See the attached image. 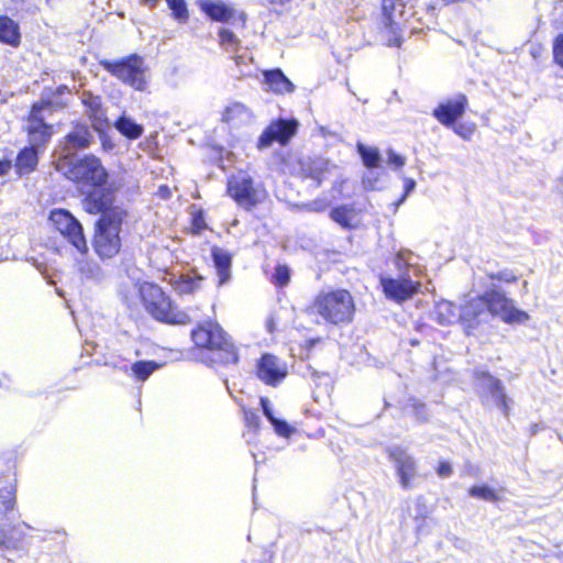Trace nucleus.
Returning <instances> with one entry per match:
<instances>
[{"instance_id": "nucleus-14", "label": "nucleus", "mask_w": 563, "mask_h": 563, "mask_svg": "<svg viewBox=\"0 0 563 563\" xmlns=\"http://www.w3.org/2000/svg\"><path fill=\"white\" fill-rule=\"evenodd\" d=\"M387 457L393 463L398 483L404 490H409L415 486L419 477V466L417 460L410 455L407 450L395 446L387 450Z\"/></svg>"}, {"instance_id": "nucleus-4", "label": "nucleus", "mask_w": 563, "mask_h": 563, "mask_svg": "<svg viewBox=\"0 0 563 563\" xmlns=\"http://www.w3.org/2000/svg\"><path fill=\"white\" fill-rule=\"evenodd\" d=\"M60 164L67 165L65 177L79 188L90 189L108 185L109 173L101 159L93 154L81 157L65 155L60 158Z\"/></svg>"}, {"instance_id": "nucleus-18", "label": "nucleus", "mask_w": 563, "mask_h": 563, "mask_svg": "<svg viewBox=\"0 0 563 563\" xmlns=\"http://www.w3.org/2000/svg\"><path fill=\"white\" fill-rule=\"evenodd\" d=\"M400 0H380L379 23L388 47H400L404 38L400 23L396 20V7Z\"/></svg>"}, {"instance_id": "nucleus-7", "label": "nucleus", "mask_w": 563, "mask_h": 563, "mask_svg": "<svg viewBox=\"0 0 563 563\" xmlns=\"http://www.w3.org/2000/svg\"><path fill=\"white\" fill-rule=\"evenodd\" d=\"M125 218L98 219L95 223L92 247L101 260L117 256L122 246V225Z\"/></svg>"}, {"instance_id": "nucleus-11", "label": "nucleus", "mask_w": 563, "mask_h": 563, "mask_svg": "<svg viewBox=\"0 0 563 563\" xmlns=\"http://www.w3.org/2000/svg\"><path fill=\"white\" fill-rule=\"evenodd\" d=\"M113 189L110 187H93L88 189L81 200L82 208L88 214H99V219L126 218V211L115 203Z\"/></svg>"}, {"instance_id": "nucleus-54", "label": "nucleus", "mask_w": 563, "mask_h": 563, "mask_svg": "<svg viewBox=\"0 0 563 563\" xmlns=\"http://www.w3.org/2000/svg\"><path fill=\"white\" fill-rule=\"evenodd\" d=\"M140 2L150 8H155L158 4L159 0H140Z\"/></svg>"}, {"instance_id": "nucleus-26", "label": "nucleus", "mask_w": 563, "mask_h": 563, "mask_svg": "<svg viewBox=\"0 0 563 563\" xmlns=\"http://www.w3.org/2000/svg\"><path fill=\"white\" fill-rule=\"evenodd\" d=\"M38 146L29 145L21 148L14 161L15 173L19 176H26L33 173L38 164Z\"/></svg>"}, {"instance_id": "nucleus-21", "label": "nucleus", "mask_w": 563, "mask_h": 563, "mask_svg": "<svg viewBox=\"0 0 563 563\" xmlns=\"http://www.w3.org/2000/svg\"><path fill=\"white\" fill-rule=\"evenodd\" d=\"M334 168L335 165L322 156H312L300 161L301 177L311 179L316 186H320L327 180Z\"/></svg>"}, {"instance_id": "nucleus-33", "label": "nucleus", "mask_w": 563, "mask_h": 563, "mask_svg": "<svg viewBox=\"0 0 563 563\" xmlns=\"http://www.w3.org/2000/svg\"><path fill=\"white\" fill-rule=\"evenodd\" d=\"M113 125L118 132L128 140H136L141 137L144 132L142 124L134 122L132 119L125 115H120L114 121Z\"/></svg>"}, {"instance_id": "nucleus-6", "label": "nucleus", "mask_w": 563, "mask_h": 563, "mask_svg": "<svg viewBox=\"0 0 563 563\" xmlns=\"http://www.w3.org/2000/svg\"><path fill=\"white\" fill-rule=\"evenodd\" d=\"M100 67L117 78L123 85L133 88L136 91L147 90L148 82L146 78V66L144 58L136 53H132L119 59H101Z\"/></svg>"}, {"instance_id": "nucleus-37", "label": "nucleus", "mask_w": 563, "mask_h": 563, "mask_svg": "<svg viewBox=\"0 0 563 563\" xmlns=\"http://www.w3.org/2000/svg\"><path fill=\"white\" fill-rule=\"evenodd\" d=\"M467 494L476 499L497 503L500 500L498 493L486 484L474 485L467 489Z\"/></svg>"}, {"instance_id": "nucleus-8", "label": "nucleus", "mask_w": 563, "mask_h": 563, "mask_svg": "<svg viewBox=\"0 0 563 563\" xmlns=\"http://www.w3.org/2000/svg\"><path fill=\"white\" fill-rule=\"evenodd\" d=\"M48 221L53 230L58 232L79 254H88L89 247L84 227L70 211L55 208L51 210Z\"/></svg>"}, {"instance_id": "nucleus-34", "label": "nucleus", "mask_w": 563, "mask_h": 563, "mask_svg": "<svg viewBox=\"0 0 563 563\" xmlns=\"http://www.w3.org/2000/svg\"><path fill=\"white\" fill-rule=\"evenodd\" d=\"M250 113L249 108L242 102H232L221 113V121L225 124H236L244 115Z\"/></svg>"}, {"instance_id": "nucleus-20", "label": "nucleus", "mask_w": 563, "mask_h": 563, "mask_svg": "<svg viewBox=\"0 0 563 563\" xmlns=\"http://www.w3.org/2000/svg\"><path fill=\"white\" fill-rule=\"evenodd\" d=\"M93 142V135L87 123L73 121L70 130L59 140L64 152L85 151Z\"/></svg>"}, {"instance_id": "nucleus-45", "label": "nucleus", "mask_w": 563, "mask_h": 563, "mask_svg": "<svg viewBox=\"0 0 563 563\" xmlns=\"http://www.w3.org/2000/svg\"><path fill=\"white\" fill-rule=\"evenodd\" d=\"M416 505L418 507V514L417 516L415 517V520L417 522H419L420 525H423L426 522V519L428 518L429 516V510H428V507L426 505V499L423 496H418L416 498Z\"/></svg>"}, {"instance_id": "nucleus-13", "label": "nucleus", "mask_w": 563, "mask_h": 563, "mask_svg": "<svg viewBox=\"0 0 563 563\" xmlns=\"http://www.w3.org/2000/svg\"><path fill=\"white\" fill-rule=\"evenodd\" d=\"M227 195L242 209L251 211L261 201V192L251 176H232L227 181Z\"/></svg>"}, {"instance_id": "nucleus-51", "label": "nucleus", "mask_w": 563, "mask_h": 563, "mask_svg": "<svg viewBox=\"0 0 563 563\" xmlns=\"http://www.w3.org/2000/svg\"><path fill=\"white\" fill-rule=\"evenodd\" d=\"M416 186V181L411 178L405 179V196L408 195Z\"/></svg>"}, {"instance_id": "nucleus-2", "label": "nucleus", "mask_w": 563, "mask_h": 563, "mask_svg": "<svg viewBox=\"0 0 563 563\" xmlns=\"http://www.w3.org/2000/svg\"><path fill=\"white\" fill-rule=\"evenodd\" d=\"M306 312L321 318L327 324L346 325L353 322L356 303L345 288H331L319 291L306 308Z\"/></svg>"}, {"instance_id": "nucleus-46", "label": "nucleus", "mask_w": 563, "mask_h": 563, "mask_svg": "<svg viewBox=\"0 0 563 563\" xmlns=\"http://www.w3.org/2000/svg\"><path fill=\"white\" fill-rule=\"evenodd\" d=\"M387 155H388V159H387L388 164L395 169L401 168L406 163L405 157L401 156L400 154L394 152L393 150H388Z\"/></svg>"}, {"instance_id": "nucleus-17", "label": "nucleus", "mask_w": 563, "mask_h": 563, "mask_svg": "<svg viewBox=\"0 0 563 563\" xmlns=\"http://www.w3.org/2000/svg\"><path fill=\"white\" fill-rule=\"evenodd\" d=\"M199 10L211 21L220 23H234L239 21L242 26L246 24V13L236 11L232 5L220 0H197Z\"/></svg>"}, {"instance_id": "nucleus-16", "label": "nucleus", "mask_w": 563, "mask_h": 563, "mask_svg": "<svg viewBox=\"0 0 563 563\" xmlns=\"http://www.w3.org/2000/svg\"><path fill=\"white\" fill-rule=\"evenodd\" d=\"M24 132L29 143L41 148H45L55 134V126L45 120V113L30 106L27 114L24 117Z\"/></svg>"}, {"instance_id": "nucleus-22", "label": "nucleus", "mask_w": 563, "mask_h": 563, "mask_svg": "<svg viewBox=\"0 0 563 563\" xmlns=\"http://www.w3.org/2000/svg\"><path fill=\"white\" fill-rule=\"evenodd\" d=\"M70 93V89L66 85H60L56 88H48L42 95V97L32 102L31 106L38 109L42 112L49 114L64 110L68 107L67 100L64 96Z\"/></svg>"}, {"instance_id": "nucleus-19", "label": "nucleus", "mask_w": 563, "mask_h": 563, "mask_svg": "<svg viewBox=\"0 0 563 563\" xmlns=\"http://www.w3.org/2000/svg\"><path fill=\"white\" fill-rule=\"evenodd\" d=\"M287 366L276 355L264 353L255 365V375L265 385L276 387L287 376Z\"/></svg>"}, {"instance_id": "nucleus-5", "label": "nucleus", "mask_w": 563, "mask_h": 563, "mask_svg": "<svg viewBox=\"0 0 563 563\" xmlns=\"http://www.w3.org/2000/svg\"><path fill=\"white\" fill-rule=\"evenodd\" d=\"M470 106L465 93H457L439 102L432 110V117L443 126L451 129L465 141L472 139L477 130L475 122H460Z\"/></svg>"}, {"instance_id": "nucleus-56", "label": "nucleus", "mask_w": 563, "mask_h": 563, "mask_svg": "<svg viewBox=\"0 0 563 563\" xmlns=\"http://www.w3.org/2000/svg\"><path fill=\"white\" fill-rule=\"evenodd\" d=\"M46 2H49V0H46Z\"/></svg>"}, {"instance_id": "nucleus-38", "label": "nucleus", "mask_w": 563, "mask_h": 563, "mask_svg": "<svg viewBox=\"0 0 563 563\" xmlns=\"http://www.w3.org/2000/svg\"><path fill=\"white\" fill-rule=\"evenodd\" d=\"M170 15L179 23H187L189 20V11L186 0H165Z\"/></svg>"}, {"instance_id": "nucleus-41", "label": "nucleus", "mask_w": 563, "mask_h": 563, "mask_svg": "<svg viewBox=\"0 0 563 563\" xmlns=\"http://www.w3.org/2000/svg\"><path fill=\"white\" fill-rule=\"evenodd\" d=\"M219 36V45L225 51L232 49L234 52L239 51L241 46V41L239 37L229 29L220 27L218 31Z\"/></svg>"}, {"instance_id": "nucleus-52", "label": "nucleus", "mask_w": 563, "mask_h": 563, "mask_svg": "<svg viewBox=\"0 0 563 563\" xmlns=\"http://www.w3.org/2000/svg\"><path fill=\"white\" fill-rule=\"evenodd\" d=\"M158 191L161 197H163L164 199H168L170 197V190L167 185L159 186Z\"/></svg>"}, {"instance_id": "nucleus-30", "label": "nucleus", "mask_w": 563, "mask_h": 563, "mask_svg": "<svg viewBox=\"0 0 563 563\" xmlns=\"http://www.w3.org/2000/svg\"><path fill=\"white\" fill-rule=\"evenodd\" d=\"M203 280L205 277L199 274L195 276L181 274L172 283V286L180 296L194 295L201 289Z\"/></svg>"}, {"instance_id": "nucleus-55", "label": "nucleus", "mask_w": 563, "mask_h": 563, "mask_svg": "<svg viewBox=\"0 0 563 563\" xmlns=\"http://www.w3.org/2000/svg\"><path fill=\"white\" fill-rule=\"evenodd\" d=\"M437 9H438V8H437V4H434V3H430V4H428V5H427V10H428V11H431L432 13H433Z\"/></svg>"}, {"instance_id": "nucleus-25", "label": "nucleus", "mask_w": 563, "mask_h": 563, "mask_svg": "<svg viewBox=\"0 0 563 563\" xmlns=\"http://www.w3.org/2000/svg\"><path fill=\"white\" fill-rule=\"evenodd\" d=\"M361 210L356 209L353 205H339L330 210V219L345 230H353L358 228Z\"/></svg>"}, {"instance_id": "nucleus-43", "label": "nucleus", "mask_w": 563, "mask_h": 563, "mask_svg": "<svg viewBox=\"0 0 563 563\" xmlns=\"http://www.w3.org/2000/svg\"><path fill=\"white\" fill-rule=\"evenodd\" d=\"M553 60L563 69V33L558 34L552 44Z\"/></svg>"}, {"instance_id": "nucleus-36", "label": "nucleus", "mask_w": 563, "mask_h": 563, "mask_svg": "<svg viewBox=\"0 0 563 563\" xmlns=\"http://www.w3.org/2000/svg\"><path fill=\"white\" fill-rule=\"evenodd\" d=\"M406 408L409 409L417 422L426 423L430 420L428 407L422 400L416 397H410Z\"/></svg>"}, {"instance_id": "nucleus-32", "label": "nucleus", "mask_w": 563, "mask_h": 563, "mask_svg": "<svg viewBox=\"0 0 563 563\" xmlns=\"http://www.w3.org/2000/svg\"><path fill=\"white\" fill-rule=\"evenodd\" d=\"M260 404L264 416L272 423L275 432L280 437L289 438L294 433V429L287 423V421L274 416L269 406V400L266 397H261Z\"/></svg>"}, {"instance_id": "nucleus-49", "label": "nucleus", "mask_w": 563, "mask_h": 563, "mask_svg": "<svg viewBox=\"0 0 563 563\" xmlns=\"http://www.w3.org/2000/svg\"><path fill=\"white\" fill-rule=\"evenodd\" d=\"M12 168V163L10 159H1L0 158V176L7 175Z\"/></svg>"}, {"instance_id": "nucleus-1", "label": "nucleus", "mask_w": 563, "mask_h": 563, "mask_svg": "<svg viewBox=\"0 0 563 563\" xmlns=\"http://www.w3.org/2000/svg\"><path fill=\"white\" fill-rule=\"evenodd\" d=\"M192 347L200 354L214 355L213 362L221 365L235 364L239 361L238 349L231 336L216 320L198 322L190 331Z\"/></svg>"}, {"instance_id": "nucleus-44", "label": "nucleus", "mask_w": 563, "mask_h": 563, "mask_svg": "<svg viewBox=\"0 0 563 563\" xmlns=\"http://www.w3.org/2000/svg\"><path fill=\"white\" fill-rule=\"evenodd\" d=\"M243 417L247 428L254 431L260 429L261 419L254 409H244Z\"/></svg>"}, {"instance_id": "nucleus-48", "label": "nucleus", "mask_w": 563, "mask_h": 563, "mask_svg": "<svg viewBox=\"0 0 563 563\" xmlns=\"http://www.w3.org/2000/svg\"><path fill=\"white\" fill-rule=\"evenodd\" d=\"M394 263H395V266L398 268V269H401L402 267L405 268H408L409 267V264L407 262V260L405 258L404 256V252L400 251L398 252L395 257H394Z\"/></svg>"}, {"instance_id": "nucleus-15", "label": "nucleus", "mask_w": 563, "mask_h": 563, "mask_svg": "<svg viewBox=\"0 0 563 563\" xmlns=\"http://www.w3.org/2000/svg\"><path fill=\"white\" fill-rule=\"evenodd\" d=\"M299 122L296 119L278 118L271 121L257 139V150H265L275 142L282 146L287 145L297 134Z\"/></svg>"}, {"instance_id": "nucleus-24", "label": "nucleus", "mask_w": 563, "mask_h": 563, "mask_svg": "<svg viewBox=\"0 0 563 563\" xmlns=\"http://www.w3.org/2000/svg\"><path fill=\"white\" fill-rule=\"evenodd\" d=\"M487 308L481 295L467 300L461 309L460 322L464 329L470 333L471 330L477 328L483 317L486 314Z\"/></svg>"}, {"instance_id": "nucleus-42", "label": "nucleus", "mask_w": 563, "mask_h": 563, "mask_svg": "<svg viewBox=\"0 0 563 563\" xmlns=\"http://www.w3.org/2000/svg\"><path fill=\"white\" fill-rule=\"evenodd\" d=\"M290 268L286 264H277L271 276V282L278 288L286 287L290 282Z\"/></svg>"}, {"instance_id": "nucleus-27", "label": "nucleus", "mask_w": 563, "mask_h": 563, "mask_svg": "<svg viewBox=\"0 0 563 563\" xmlns=\"http://www.w3.org/2000/svg\"><path fill=\"white\" fill-rule=\"evenodd\" d=\"M211 256L218 276L217 285L221 287L231 278L232 254L214 245L211 249Z\"/></svg>"}, {"instance_id": "nucleus-53", "label": "nucleus", "mask_w": 563, "mask_h": 563, "mask_svg": "<svg viewBox=\"0 0 563 563\" xmlns=\"http://www.w3.org/2000/svg\"><path fill=\"white\" fill-rule=\"evenodd\" d=\"M0 547L1 548H7V549L8 548H15V545L13 543H11L10 541H8L5 539L4 533H1V536H0Z\"/></svg>"}, {"instance_id": "nucleus-3", "label": "nucleus", "mask_w": 563, "mask_h": 563, "mask_svg": "<svg viewBox=\"0 0 563 563\" xmlns=\"http://www.w3.org/2000/svg\"><path fill=\"white\" fill-rule=\"evenodd\" d=\"M137 295L145 312L156 322L167 325L191 322L190 316L159 285L145 282L139 286Z\"/></svg>"}, {"instance_id": "nucleus-39", "label": "nucleus", "mask_w": 563, "mask_h": 563, "mask_svg": "<svg viewBox=\"0 0 563 563\" xmlns=\"http://www.w3.org/2000/svg\"><path fill=\"white\" fill-rule=\"evenodd\" d=\"M486 276L492 283L498 284V285L517 284L520 279V276L514 269H509V268H504L498 272H492V273H488Z\"/></svg>"}, {"instance_id": "nucleus-40", "label": "nucleus", "mask_w": 563, "mask_h": 563, "mask_svg": "<svg viewBox=\"0 0 563 563\" xmlns=\"http://www.w3.org/2000/svg\"><path fill=\"white\" fill-rule=\"evenodd\" d=\"M157 368L158 364L154 361H137L131 366L134 377L142 382L146 380Z\"/></svg>"}, {"instance_id": "nucleus-9", "label": "nucleus", "mask_w": 563, "mask_h": 563, "mask_svg": "<svg viewBox=\"0 0 563 563\" xmlns=\"http://www.w3.org/2000/svg\"><path fill=\"white\" fill-rule=\"evenodd\" d=\"M472 376L478 387V397L483 406H495L501 410L504 416L510 413V399L508 398L503 382L492 375L488 371L476 368Z\"/></svg>"}, {"instance_id": "nucleus-10", "label": "nucleus", "mask_w": 563, "mask_h": 563, "mask_svg": "<svg viewBox=\"0 0 563 563\" xmlns=\"http://www.w3.org/2000/svg\"><path fill=\"white\" fill-rule=\"evenodd\" d=\"M481 297L487 312L493 317H499L507 324H522L530 320L527 311L518 309L515 301L497 288L484 291Z\"/></svg>"}, {"instance_id": "nucleus-23", "label": "nucleus", "mask_w": 563, "mask_h": 563, "mask_svg": "<svg viewBox=\"0 0 563 563\" xmlns=\"http://www.w3.org/2000/svg\"><path fill=\"white\" fill-rule=\"evenodd\" d=\"M81 103L85 107V114L91 123V128L101 132L109 126V120L107 118V111L102 106L101 98L95 96L91 92L84 91L81 97Z\"/></svg>"}, {"instance_id": "nucleus-29", "label": "nucleus", "mask_w": 563, "mask_h": 563, "mask_svg": "<svg viewBox=\"0 0 563 563\" xmlns=\"http://www.w3.org/2000/svg\"><path fill=\"white\" fill-rule=\"evenodd\" d=\"M0 43L19 47L21 44V32L19 24L10 16L0 15Z\"/></svg>"}, {"instance_id": "nucleus-12", "label": "nucleus", "mask_w": 563, "mask_h": 563, "mask_svg": "<svg viewBox=\"0 0 563 563\" xmlns=\"http://www.w3.org/2000/svg\"><path fill=\"white\" fill-rule=\"evenodd\" d=\"M379 286L387 299L401 305L420 294L422 284L420 280L411 279L409 274L405 272L398 277L382 275Z\"/></svg>"}, {"instance_id": "nucleus-35", "label": "nucleus", "mask_w": 563, "mask_h": 563, "mask_svg": "<svg viewBox=\"0 0 563 563\" xmlns=\"http://www.w3.org/2000/svg\"><path fill=\"white\" fill-rule=\"evenodd\" d=\"M356 151L366 168L374 169L379 166L382 157L377 147H368L363 143H357Z\"/></svg>"}, {"instance_id": "nucleus-47", "label": "nucleus", "mask_w": 563, "mask_h": 563, "mask_svg": "<svg viewBox=\"0 0 563 563\" xmlns=\"http://www.w3.org/2000/svg\"><path fill=\"white\" fill-rule=\"evenodd\" d=\"M435 472L439 477L446 478L451 476V474L453 473V468L448 461H440L435 468Z\"/></svg>"}, {"instance_id": "nucleus-50", "label": "nucleus", "mask_w": 563, "mask_h": 563, "mask_svg": "<svg viewBox=\"0 0 563 563\" xmlns=\"http://www.w3.org/2000/svg\"><path fill=\"white\" fill-rule=\"evenodd\" d=\"M322 342V338H312L305 341L303 347L307 351H311L317 344H320Z\"/></svg>"}, {"instance_id": "nucleus-28", "label": "nucleus", "mask_w": 563, "mask_h": 563, "mask_svg": "<svg viewBox=\"0 0 563 563\" xmlns=\"http://www.w3.org/2000/svg\"><path fill=\"white\" fill-rule=\"evenodd\" d=\"M263 76L267 89L274 93L284 95L295 90L294 84L279 68L264 70Z\"/></svg>"}, {"instance_id": "nucleus-31", "label": "nucleus", "mask_w": 563, "mask_h": 563, "mask_svg": "<svg viewBox=\"0 0 563 563\" xmlns=\"http://www.w3.org/2000/svg\"><path fill=\"white\" fill-rule=\"evenodd\" d=\"M189 225L186 228V232L192 236L200 235L203 231L208 230V224L206 221V212L202 207L198 205H191L188 208Z\"/></svg>"}]
</instances>
